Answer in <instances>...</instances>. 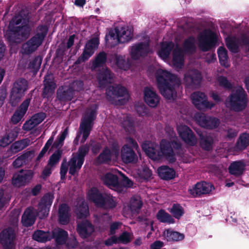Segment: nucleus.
I'll list each match as a JSON object with an SVG mask.
<instances>
[{
  "instance_id": "20e7f679",
  "label": "nucleus",
  "mask_w": 249,
  "mask_h": 249,
  "mask_svg": "<svg viewBox=\"0 0 249 249\" xmlns=\"http://www.w3.org/2000/svg\"><path fill=\"white\" fill-rule=\"evenodd\" d=\"M37 30L41 32L37 33L26 42L22 44L20 51L22 54H32L42 44L47 34V27L45 25H39L37 27Z\"/></svg>"
},
{
  "instance_id": "412c9836",
  "label": "nucleus",
  "mask_w": 249,
  "mask_h": 249,
  "mask_svg": "<svg viewBox=\"0 0 249 249\" xmlns=\"http://www.w3.org/2000/svg\"><path fill=\"white\" fill-rule=\"evenodd\" d=\"M75 90L70 86H63L57 90L56 97L61 102L70 101L73 98Z\"/></svg>"
},
{
  "instance_id": "7c9ffc66",
  "label": "nucleus",
  "mask_w": 249,
  "mask_h": 249,
  "mask_svg": "<svg viewBox=\"0 0 249 249\" xmlns=\"http://www.w3.org/2000/svg\"><path fill=\"white\" fill-rule=\"evenodd\" d=\"M245 164L241 160L233 161L229 166V172L235 177H240L245 171Z\"/></svg>"
},
{
  "instance_id": "aec40b11",
  "label": "nucleus",
  "mask_w": 249,
  "mask_h": 249,
  "mask_svg": "<svg viewBox=\"0 0 249 249\" xmlns=\"http://www.w3.org/2000/svg\"><path fill=\"white\" fill-rule=\"evenodd\" d=\"M149 52V45L144 42H140L132 46L130 55L133 60H138L146 56Z\"/></svg>"
},
{
  "instance_id": "a211bd4d",
  "label": "nucleus",
  "mask_w": 249,
  "mask_h": 249,
  "mask_svg": "<svg viewBox=\"0 0 249 249\" xmlns=\"http://www.w3.org/2000/svg\"><path fill=\"white\" fill-rule=\"evenodd\" d=\"M114 74L108 68H102L99 69L96 74L99 87L105 88L113 81Z\"/></svg>"
},
{
  "instance_id": "5fc2aeb1",
  "label": "nucleus",
  "mask_w": 249,
  "mask_h": 249,
  "mask_svg": "<svg viewBox=\"0 0 249 249\" xmlns=\"http://www.w3.org/2000/svg\"><path fill=\"white\" fill-rule=\"evenodd\" d=\"M217 54L220 64L225 66L228 62V51L224 47L221 46L217 50Z\"/></svg>"
},
{
  "instance_id": "c9c22d12",
  "label": "nucleus",
  "mask_w": 249,
  "mask_h": 249,
  "mask_svg": "<svg viewBox=\"0 0 249 249\" xmlns=\"http://www.w3.org/2000/svg\"><path fill=\"white\" fill-rule=\"evenodd\" d=\"M158 173L162 179L169 180L175 178L176 172L173 168L168 166H162L158 168Z\"/></svg>"
},
{
  "instance_id": "cd10ccee",
  "label": "nucleus",
  "mask_w": 249,
  "mask_h": 249,
  "mask_svg": "<svg viewBox=\"0 0 249 249\" xmlns=\"http://www.w3.org/2000/svg\"><path fill=\"white\" fill-rule=\"evenodd\" d=\"M105 194L101 193L98 188L92 187L89 191V199L93 202L96 206L100 207L105 197Z\"/></svg>"
},
{
  "instance_id": "13d9d810",
  "label": "nucleus",
  "mask_w": 249,
  "mask_h": 249,
  "mask_svg": "<svg viewBox=\"0 0 249 249\" xmlns=\"http://www.w3.org/2000/svg\"><path fill=\"white\" fill-rule=\"evenodd\" d=\"M70 167L69 171V173L71 176H74L76 173L79 171L83 163L81 164H78V161L76 160L75 158H71L70 160Z\"/></svg>"
},
{
  "instance_id": "7ed1b4c3",
  "label": "nucleus",
  "mask_w": 249,
  "mask_h": 249,
  "mask_svg": "<svg viewBox=\"0 0 249 249\" xmlns=\"http://www.w3.org/2000/svg\"><path fill=\"white\" fill-rule=\"evenodd\" d=\"M142 148L145 154L151 159L158 160L165 158L169 163H174L177 159L171 143L165 139H162L160 145L148 142L142 145Z\"/></svg>"
},
{
  "instance_id": "f257e3e1",
  "label": "nucleus",
  "mask_w": 249,
  "mask_h": 249,
  "mask_svg": "<svg viewBox=\"0 0 249 249\" xmlns=\"http://www.w3.org/2000/svg\"><path fill=\"white\" fill-rule=\"evenodd\" d=\"M157 86L160 93L165 98L171 100L177 97V89L181 85L180 79L175 74L162 69L155 73Z\"/></svg>"
},
{
  "instance_id": "b1692460",
  "label": "nucleus",
  "mask_w": 249,
  "mask_h": 249,
  "mask_svg": "<svg viewBox=\"0 0 249 249\" xmlns=\"http://www.w3.org/2000/svg\"><path fill=\"white\" fill-rule=\"evenodd\" d=\"M30 102V99L24 100L16 110L11 118L13 124H17L19 123L26 114Z\"/></svg>"
},
{
  "instance_id": "338daca9",
  "label": "nucleus",
  "mask_w": 249,
  "mask_h": 249,
  "mask_svg": "<svg viewBox=\"0 0 249 249\" xmlns=\"http://www.w3.org/2000/svg\"><path fill=\"white\" fill-rule=\"evenodd\" d=\"M118 238L119 242L127 244L130 242V234L127 231H124Z\"/></svg>"
},
{
  "instance_id": "37998d69",
  "label": "nucleus",
  "mask_w": 249,
  "mask_h": 249,
  "mask_svg": "<svg viewBox=\"0 0 249 249\" xmlns=\"http://www.w3.org/2000/svg\"><path fill=\"white\" fill-rule=\"evenodd\" d=\"M89 145L88 143L81 145L78 148L75 158L76 160L78 161V164L80 165L82 163H84L85 156L89 153Z\"/></svg>"
},
{
  "instance_id": "423d86ee",
  "label": "nucleus",
  "mask_w": 249,
  "mask_h": 249,
  "mask_svg": "<svg viewBox=\"0 0 249 249\" xmlns=\"http://www.w3.org/2000/svg\"><path fill=\"white\" fill-rule=\"evenodd\" d=\"M126 143L122 147L121 156L122 161L126 164L136 163L138 157L134 150L138 151L139 145L136 141L131 137L126 138Z\"/></svg>"
},
{
  "instance_id": "4c0bfd02",
  "label": "nucleus",
  "mask_w": 249,
  "mask_h": 249,
  "mask_svg": "<svg viewBox=\"0 0 249 249\" xmlns=\"http://www.w3.org/2000/svg\"><path fill=\"white\" fill-rule=\"evenodd\" d=\"M118 204L117 199L110 194H105V197L100 208L106 210H112Z\"/></svg>"
},
{
  "instance_id": "ea45409f",
  "label": "nucleus",
  "mask_w": 249,
  "mask_h": 249,
  "mask_svg": "<svg viewBox=\"0 0 249 249\" xmlns=\"http://www.w3.org/2000/svg\"><path fill=\"white\" fill-rule=\"evenodd\" d=\"M175 46L174 43L172 42H163L158 53L160 57L163 59H167Z\"/></svg>"
},
{
  "instance_id": "8fccbe9b",
  "label": "nucleus",
  "mask_w": 249,
  "mask_h": 249,
  "mask_svg": "<svg viewBox=\"0 0 249 249\" xmlns=\"http://www.w3.org/2000/svg\"><path fill=\"white\" fill-rule=\"evenodd\" d=\"M195 37L190 36L186 39L183 44L184 51L187 53H193L195 52L196 47L195 44Z\"/></svg>"
},
{
  "instance_id": "6ab92c4d",
  "label": "nucleus",
  "mask_w": 249,
  "mask_h": 249,
  "mask_svg": "<svg viewBox=\"0 0 249 249\" xmlns=\"http://www.w3.org/2000/svg\"><path fill=\"white\" fill-rule=\"evenodd\" d=\"M178 133L186 143L194 146L196 143L195 134L190 127L186 125H180L178 127Z\"/></svg>"
},
{
  "instance_id": "4d7b16f0",
  "label": "nucleus",
  "mask_w": 249,
  "mask_h": 249,
  "mask_svg": "<svg viewBox=\"0 0 249 249\" xmlns=\"http://www.w3.org/2000/svg\"><path fill=\"white\" fill-rule=\"evenodd\" d=\"M217 81L218 85L225 89L231 90L233 88L232 84L229 81L228 78L224 76H219L217 78Z\"/></svg>"
},
{
  "instance_id": "4be33fe9",
  "label": "nucleus",
  "mask_w": 249,
  "mask_h": 249,
  "mask_svg": "<svg viewBox=\"0 0 249 249\" xmlns=\"http://www.w3.org/2000/svg\"><path fill=\"white\" fill-rule=\"evenodd\" d=\"M77 231L83 239L89 237L94 231V227L90 222L86 220L77 224Z\"/></svg>"
},
{
  "instance_id": "052dcab7",
  "label": "nucleus",
  "mask_w": 249,
  "mask_h": 249,
  "mask_svg": "<svg viewBox=\"0 0 249 249\" xmlns=\"http://www.w3.org/2000/svg\"><path fill=\"white\" fill-rule=\"evenodd\" d=\"M42 60L40 56L38 55L31 61L29 64V67L36 71L39 70L41 64Z\"/></svg>"
},
{
  "instance_id": "9d476101",
  "label": "nucleus",
  "mask_w": 249,
  "mask_h": 249,
  "mask_svg": "<svg viewBox=\"0 0 249 249\" xmlns=\"http://www.w3.org/2000/svg\"><path fill=\"white\" fill-rule=\"evenodd\" d=\"M198 47L204 52L210 51L217 41L216 34L212 30L205 31L198 37Z\"/></svg>"
},
{
  "instance_id": "58836bf2",
  "label": "nucleus",
  "mask_w": 249,
  "mask_h": 249,
  "mask_svg": "<svg viewBox=\"0 0 249 249\" xmlns=\"http://www.w3.org/2000/svg\"><path fill=\"white\" fill-rule=\"evenodd\" d=\"M249 145V134L246 132L240 134L235 143V148L237 151L245 150Z\"/></svg>"
},
{
  "instance_id": "39448f33",
  "label": "nucleus",
  "mask_w": 249,
  "mask_h": 249,
  "mask_svg": "<svg viewBox=\"0 0 249 249\" xmlns=\"http://www.w3.org/2000/svg\"><path fill=\"white\" fill-rule=\"evenodd\" d=\"M227 101L231 110L236 112L241 111L247 107V95L244 89L240 88L230 95Z\"/></svg>"
},
{
  "instance_id": "f704fd0d",
  "label": "nucleus",
  "mask_w": 249,
  "mask_h": 249,
  "mask_svg": "<svg viewBox=\"0 0 249 249\" xmlns=\"http://www.w3.org/2000/svg\"><path fill=\"white\" fill-rule=\"evenodd\" d=\"M46 117V114L43 112H38L34 114L31 118L30 124L27 122L24 124L23 127L25 130H30L33 127L41 123Z\"/></svg>"
},
{
  "instance_id": "6e6d98bb",
  "label": "nucleus",
  "mask_w": 249,
  "mask_h": 249,
  "mask_svg": "<svg viewBox=\"0 0 249 249\" xmlns=\"http://www.w3.org/2000/svg\"><path fill=\"white\" fill-rule=\"evenodd\" d=\"M118 180V176L111 173H107L103 178L105 184L112 187L114 184H116Z\"/></svg>"
},
{
  "instance_id": "dca6fc26",
  "label": "nucleus",
  "mask_w": 249,
  "mask_h": 249,
  "mask_svg": "<svg viewBox=\"0 0 249 249\" xmlns=\"http://www.w3.org/2000/svg\"><path fill=\"white\" fill-rule=\"evenodd\" d=\"M202 78L200 72L197 70L193 69L184 74L183 81L188 88L196 89L199 87Z\"/></svg>"
},
{
  "instance_id": "69168bd1",
  "label": "nucleus",
  "mask_w": 249,
  "mask_h": 249,
  "mask_svg": "<svg viewBox=\"0 0 249 249\" xmlns=\"http://www.w3.org/2000/svg\"><path fill=\"white\" fill-rule=\"evenodd\" d=\"M225 132L226 133V138L228 140H231L235 138L237 135L238 132L234 128H229L225 130Z\"/></svg>"
},
{
  "instance_id": "de8ad7c7",
  "label": "nucleus",
  "mask_w": 249,
  "mask_h": 249,
  "mask_svg": "<svg viewBox=\"0 0 249 249\" xmlns=\"http://www.w3.org/2000/svg\"><path fill=\"white\" fill-rule=\"evenodd\" d=\"M143 203L139 196H133L131 197L129 207L132 212L139 213L142 207Z\"/></svg>"
},
{
  "instance_id": "1a4fd4ad",
  "label": "nucleus",
  "mask_w": 249,
  "mask_h": 249,
  "mask_svg": "<svg viewBox=\"0 0 249 249\" xmlns=\"http://www.w3.org/2000/svg\"><path fill=\"white\" fill-rule=\"evenodd\" d=\"M97 107L96 105L91 107L89 112L86 113L79 126V130L82 133V138L80 142L83 144L90 135L93 126V122L96 119Z\"/></svg>"
},
{
  "instance_id": "72a5a7b5",
  "label": "nucleus",
  "mask_w": 249,
  "mask_h": 249,
  "mask_svg": "<svg viewBox=\"0 0 249 249\" xmlns=\"http://www.w3.org/2000/svg\"><path fill=\"white\" fill-rule=\"evenodd\" d=\"M32 237L34 240L39 243H46L52 239L51 231H49L37 230L34 232Z\"/></svg>"
},
{
  "instance_id": "a19ab883",
  "label": "nucleus",
  "mask_w": 249,
  "mask_h": 249,
  "mask_svg": "<svg viewBox=\"0 0 249 249\" xmlns=\"http://www.w3.org/2000/svg\"><path fill=\"white\" fill-rule=\"evenodd\" d=\"M172 63L174 66L181 68L184 65V55L180 48H177L173 52Z\"/></svg>"
},
{
  "instance_id": "0e129e2a",
  "label": "nucleus",
  "mask_w": 249,
  "mask_h": 249,
  "mask_svg": "<svg viewBox=\"0 0 249 249\" xmlns=\"http://www.w3.org/2000/svg\"><path fill=\"white\" fill-rule=\"evenodd\" d=\"M67 50L66 47L63 46H59L56 50L55 58L59 59L61 62L63 61V57L65 54V52Z\"/></svg>"
},
{
  "instance_id": "f3484780",
  "label": "nucleus",
  "mask_w": 249,
  "mask_h": 249,
  "mask_svg": "<svg viewBox=\"0 0 249 249\" xmlns=\"http://www.w3.org/2000/svg\"><path fill=\"white\" fill-rule=\"evenodd\" d=\"M16 238L15 230L12 227L3 229L0 233V242L3 249H12Z\"/></svg>"
},
{
  "instance_id": "a18cd8bd",
  "label": "nucleus",
  "mask_w": 249,
  "mask_h": 249,
  "mask_svg": "<svg viewBox=\"0 0 249 249\" xmlns=\"http://www.w3.org/2000/svg\"><path fill=\"white\" fill-rule=\"evenodd\" d=\"M225 43L227 47L231 53H235L239 52L238 42L236 37L228 36L225 39Z\"/></svg>"
},
{
  "instance_id": "3c124183",
  "label": "nucleus",
  "mask_w": 249,
  "mask_h": 249,
  "mask_svg": "<svg viewBox=\"0 0 249 249\" xmlns=\"http://www.w3.org/2000/svg\"><path fill=\"white\" fill-rule=\"evenodd\" d=\"M168 210L172 217L178 219H179L184 213L183 208L178 203L173 204L172 207Z\"/></svg>"
},
{
  "instance_id": "ddd939ff",
  "label": "nucleus",
  "mask_w": 249,
  "mask_h": 249,
  "mask_svg": "<svg viewBox=\"0 0 249 249\" xmlns=\"http://www.w3.org/2000/svg\"><path fill=\"white\" fill-rule=\"evenodd\" d=\"M214 189V186L211 183L201 181L197 182L188 192L193 197H201L203 195L210 194Z\"/></svg>"
},
{
  "instance_id": "09e8293b",
  "label": "nucleus",
  "mask_w": 249,
  "mask_h": 249,
  "mask_svg": "<svg viewBox=\"0 0 249 249\" xmlns=\"http://www.w3.org/2000/svg\"><path fill=\"white\" fill-rule=\"evenodd\" d=\"M122 126L127 132H133L135 128V122L130 115H126L121 123Z\"/></svg>"
},
{
  "instance_id": "2f4dec72",
  "label": "nucleus",
  "mask_w": 249,
  "mask_h": 249,
  "mask_svg": "<svg viewBox=\"0 0 249 249\" xmlns=\"http://www.w3.org/2000/svg\"><path fill=\"white\" fill-rule=\"evenodd\" d=\"M199 144L202 149L207 151H211L213 147L214 140L213 137L210 134H199Z\"/></svg>"
},
{
  "instance_id": "4468645a",
  "label": "nucleus",
  "mask_w": 249,
  "mask_h": 249,
  "mask_svg": "<svg viewBox=\"0 0 249 249\" xmlns=\"http://www.w3.org/2000/svg\"><path fill=\"white\" fill-rule=\"evenodd\" d=\"M195 117L200 126L208 129L216 128L220 124V121L218 118L208 116L203 113H196Z\"/></svg>"
},
{
  "instance_id": "2eb2a0df",
  "label": "nucleus",
  "mask_w": 249,
  "mask_h": 249,
  "mask_svg": "<svg viewBox=\"0 0 249 249\" xmlns=\"http://www.w3.org/2000/svg\"><path fill=\"white\" fill-rule=\"evenodd\" d=\"M33 176L34 173L32 170L21 169L13 175L12 183L16 187L24 186L30 182Z\"/></svg>"
},
{
  "instance_id": "9b49d317",
  "label": "nucleus",
  "mask_w": 249,
  "mask_h": 249,
  "mask_svg": "<svg viewBox=\"0 0 249 249\" xmlns=\"http://www.w3.org/2000/svg\"><path fill=\"white\" fill-rule=\"evenodd\" d=\"M192 103L198 110L205 111L211 109L215 104L208 100L207 95L201 91H195L191 95Z\"/></svg>"
},
{
  "instance_id": "0eeeda50",
  "label": "nucleus",
  "mask_w": 249,
  "mask_h": 249,
  "mask_svg": "<svg viewBox=\"0 0 249 249\" xmlns=\"http://www.w3.org/2000/svg\"><path fill=\"white\" fill-rule=\"evenodd\" d=\"M24 21V25L13 27L6 34L7 39L9 42L19 43L29 37L31 28L29 25V21Z\"/></svg>"
},
{
  "instance_id": "e433bc0d",
  "label": "nucleus",
  "mask_w": 249,
  "mask_h": 249,
  "mask_svg": "<svg viewBox=\"0 0 249 249\" xmlns=\"http://www.w3.org/2000/svg\"><path fill=\"white\" fill-rule=\"evenodd\" d=\"M127 93L125 88L119 85L110 86L107 91V97H111V95L116 97H123Z\"/></svg>"
},
{
  "instance_id": "a878e982",
  "label": "nucleus",
  "mask_w": 249,
  "mask_h": 249,
  "mask_svg": "<svg viewBox=\"0 0 249 249\" xmlns=\"http://www.w3.org/2000/svg\"><path fill=\"white\" fill-rule=\"evenodd\" d=\"M163 236L169 242H179L185 238V235L183 233L175 231L171 228L165 229L163 232Z\"/></svg>"
},
{
  "instance_id": "473e14b6",
  "label": "nucleus",
  "mask_w": 249,
  "mask_h": 249,
  "mask_svg": "<svg viewBox=\"0 0 249 249\" xmlns=\"http://www.w3.org/2000/svg\"><path fill=\"white\" fill-rule=\"evenodd\" d=\"M52 239L54 238L57 245L65 244L68 238V232L62 229H58L51 232Z\"/></svg>"
},
{
  "instance_id": "f03ea898",
  "label": "nucleus",
  "mask_w": 249,
  "mask_h": 249,
  "mask_svg": "<svg viewBox=\"0 0 249 249\" xmlns=\"http://www.w3.org/2000/svg\"><path fill=\"white\" fill-rule=\"evenodd\" d=\"M54 193L49 192L45 194L38 204V211L36 212L32 207H28L21 217V223L26 227L33 225L36 221V214L40 219L46 217L54 199Z\"/></svg>"
},
{
  "instance_id": "bb28decb",
  "label": "nucleus",
  "mask_w": 249,
  "mask_h": 249,
  "mask_svg": "<svg viewBox=\"0 0 249 249\" xmlns=\"http://www.w3.org/2000/svg\"><path fill=\"white\" fill-rule=\"evenodd\" d=\"M34 151L29 150L24 152L18 156L13 162V166L15 168H19L24 164H26L30 161L34 156Z\"/></svg>"
},
{
  "instance_id": "e2e57ef3",
  "label": "nucleus",
  "mask_w": 249,
  "mask_h": 249,
  "mask_svg": "<svg viewBox=\"0 0 249 249\" xmlns=\"http://www.w3.org/2000/svg\"><path fill=\"white\" fill-rule=\"evenodd\" d=\"M27 145L24 143L23 141H19L15 142L11 145V149L15 152L20 151L23 149Z\"/></svg>"
},
{
  "instance_id": "603ef678",
  "label": "nucleus",
  "mask_w": 249,
  "mask_h": 249,
  "mask_svg": "<svg viewBox=\"0 0 249 249\" xmlns=\"http://www.w3.org/2000/svg\"><path fill=\"white\" fill-rule=\"evenodd\" d=\"M114 61L117 67L120 69L126 71L130 67L128 62L125 60L124 57L121 55L116 54Z\"/></svg>"
},
{
  "instance_id": "c85d7f7f",
  "label": "nucleus",
  "mask_w": 249,
  "mask_h": 249,
  "mask_svg": "<svg viewBox=\"0 0 249 249\" xmlns=\"http://www.w3.org/2000/svg\"><path fill=\"white\" fill-rule=\"evenodd\" d=\"M43 86L42 97L43 98L47 99L51 98L54 92L56 87V84L52 79L45 78L44 80Z\"/></svg>"
},
{
  "instance_id": "393cba45",
  "label": "nucleus",
  "mask_w": 249,
  "mask_h": 249,
  "mask_svg": "<svg viewBox=\"0 0 249 249\" xmlns=\"http://www.w3.org/2000/svg\"><path fill=\"white\" fill-rule=\"evenodd\" d=\"M117 40L120 43L129 42L133 36V30L128 27H122L120 29H116Z\"/></svg>"
},
{
  "instance_id": "79ce46f5",
  "label": "nucleus",
  "mask_w": 249,
  "mask_h": 249,
  "mask_svg": "<svg viewBox=\"0 0 249 249\" xmlns=\"http://www.w3.org/2000/svg\"><path fill=\"white\" fill-rule=\"evenodd\" d=\"M157 219L161 223L172 224L175 220L172 216L163 209L160 210L156 214Z\"/></svg>"
},
{
  "instance_id": "5701e85b",
  "label": "nucleus",
  "mask_w": 249,
  "mask_h": 249,
  "mask_svg": "<svg viewBox=\"0 0 249 249\" xmlns=\"http://www.w3.org/2000/svg\"><path fill=\"white\" fill-rule=\"evenodd\" d=\"M160 98L156 92L148 87L144 89V100L151 107H155L160 103Z\"/></svg>"
},
{
  "instance_id": "680f3d73",
  "label": "nucleus",
  "mask_w": 249,
  "mask_h": 249,
  "mask_svg": "<svg viewBox=\"0 0 249 249\" xmlns=\"http://www.w3.org/2000/svg\"><path fill=\"white\" fill-rule=\"evenodd\" d=\"M88 144L89 145V147L91 146V150L94 154L98 153L101 148V144L94 140H90Z\"/></svg>"
},
{
  "instance_id": "c03bdc74",
  "label": "nucleus",
  "mask_w": 249,
  "mask_h": 249,
  "mask_svg": "<svg viewBox=\"0 0 249 249\" xmlns=\"http://www.w3.org/2000/svg\"><path fill=\"white\" fill-rule=\"evenodd\" d=\"M107 60V53L104 52H100L95 57L94 60L92 62L91 68L92 69H96L103 67L106 63Z\"/></svg>"
},
{
  "instance_id": "c756f323",
  "label": "nucleus",
  "mask_w": 249,
  "mask_h": 249,
  "mask_svg": "<svg viewBox=\"0 0 249 249\" xmlns=\"http://www.w3.org/2000/svg\"><path fill=\"white\" fill-rule=\"evenodd\" d=\"M70 208L68 204L63 203L58 209V220L62 225H67L70 222Z\"/></svg>"
},
{
  "instance_id": "6e6552de",
  "label": "nucleus",
  "mask_w": 249,
  "mask_h": 249,
  "mask_svg": "<svg viewBox=\"0 0 249 249\" xmlns=\"http://www.w3.org/2000/svg\"><path fill=\"white\" fill-rule=\"evenodd\" d=\"M28 87V81L25 78H19L15 81L11 90L10 96V103L12 107H16L21 101L25 95Z\"/></svg>"
},
{
  "instance_id": "bf43d9fd",
  "label": "nucleus",
  "mask_w": 249,
  "mask_h": 249,
  "mask_svg": "<svg viewBox=\"0 0 249 249\" xmlns=\"http://www.w3.org/2000/svg\"><path fill=\"white\" fill-rule=\"evenodd\" d=\"M62 154V150L59 149L56 150L50 157L48 164L53 167L59 161L61 157Z\"/></svg>"
},
{
  "instance_id": "f8f14e48",
  "label": "nucleus",
  "mask_w": 249,
  "mask_h": 249,
  "mask_svg": "<svg viewBox=\"0 0 249 249\" xmlns=\"http://www.w3.org/2000/svg\"><path fill=\"white\" fill-rule=\"evenodd\" d=\"M99 39L95 36L89 40L86 43L82 54L75 61L74 64L79 65L87 61L94 53L99 44Z\"/></svg>"
},
{
  "instance_id": "774afa93",
  "label": "nucleus",
  "mask_w": 249,
  "mask_h": 249,
  "mask_svg": "<svg viewBox=\"0 0 249 249\" xmlns=\"http://www.w3.org/2000/svg\"><path fill=\"white\" fill-rule=\"evenodd\" d=\"M112 156L117 157L120 154V147L117 142H113L111 145L110 149Z\"/></svg>"
},
{
  "instance_id": "49530a36",
  "label": "nucleus",
  "mask_w": 249,
  "mask_h": 249,
  "mask_svg": "<svg viewBox=\"0 0 249 249\" xmlns=\"http://www.w3.org/2000/svg\"><path fill=\"white\" fill-rule=\"evenodd\" d=\"M112 158L110 149L106 147L97 158V161L100 163H107L111 161Z\"/></svg>"
},
{
  "instance_id": "864d4df0",
  "label": "nucleus",
  "mask_w": 249,
  "mask_h": 249,
  "mask_svg": "<svg viewBox=\"0 0 249 249\" xmlns=\"http://www.w3.org/2000/svg\"><path fill=\"white\" fill-rule=\"evenodd\" d=\"M89 213V207L87 204L84 203H82L80 204L75 210L77 218L79 219L87 217Z\"/></svg>"
}]
</instances>
